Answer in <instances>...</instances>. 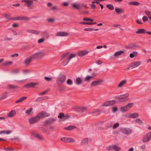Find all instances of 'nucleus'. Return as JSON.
Masks as SVG:
<instances>
[{"mask_svg": "<svg viewBox=\"0 0 151 151\" xmlns=\"http://www.w3.org/2000/svg\"><path fill=\"white\" fill-rule=\"evenodd\" d=\"M45 55V52L43 51H40L31 55V57L33 60L40 59L42 58Z\"/></svg>", "mask_w": 151, "mask_h": 151, "instance_id": "f257e3e1", "label": "nucleus"}, {"mask_svg": "<svg viewBox=\"0 0 151 151\" xmlns=\"http://www.w3.org/2000/svg\"><path fill=\"white\" fill-rule=\"evenodd\" d=\"M21 2L24 6L27 7L29 9L33 8L32 6L33 1L32 0H22Z\"/></svg>", "mask_w": 151, "mask_h": 151, "instance_id": "f03ea898", "label": "nucleus"}, {"mask_svg": "<svg viewBox=\"0 0 151 151\" xmlns=\"http://www.w3.org/2000/svg\"><path fill=\"white\" fill-rule=\"evenodd\" d=\"M106 150L107 151L114 150V151H120L121 148L118 145H109L106 147Z\"/></svg>", "mask_w": 151, "mask_h": 151, "instance_id": "7ed1b4c3", "label": "nucleus"}, {"mask_svg": "<svg viewBox=\"0 0 151 151\" xmlns=\"http://www.w3.org/2000/svg\"><path fill=\"white\" fill-rule=\"evenodd\" d=\"M133 105V103H129L125 106L121 107L120 108V110L122 112H125L128 111Z\"/></svg>", "mask_w": 151, "mask_h": 151, "instance_id": "20e7f679", "label": "nucleus"}, {"mask_svg": "<svg viewBox=\"0 0 151 151\" xmlns=\"http://www.w3.org/2000/svg\"><path fill=\"white\" fill-rule=\"evenodd\" d=\"M142 63L140 61H137L130 64L126 68L127 70L136 68L140 65Z\"/></svg>", "mask_w": 151, "mask_h": 151, "instance_id": "39448f33", "label": "nucleus"}, {"mask_svg": "<svg viewBox=\"0 0 151 151\" xmlns=\"http://www.w3.org/2000/svg\"><path fill=\"white\" fill-rule=\"evenodd\" d=\"M120 131L122 133L127 135L130 134L132 132V130L128 127L122 128L120 129Z\"/></svg>", "mask_w": 151, "mask_h": 151, "instance_id": "423d86ee", "label": "nucleus"}, {"mask_svg": "<svg viewBox=\"0 0 151 151\" xmlns=\"http://www.w3.org/2000/svg\"><path fill=\"white\" fill-rule=\"evenodd\" d=\"M151 140V132L147 133L143 137L142 141L143 143L148 142Z\"/></svg>", "mask_w": 151, "mask_h": 151, "instance_id": "0eeeda50", "label": "nucleus"}, {"mask_svg": "<svg viewBox=\"0 0 151 151\" xmlns=\"http://www.w3.org/2000/svg\"><path fill=\"white\" fill-rule=\"evenodd\" d=\"M139 114L137 113H130L125 115V116L126 118H129L131 119H135L138 117Z\"/></svg>", "mask_w": 151, "mask_h": 151, "instance_id": "6e6552de", "label": "nucleus"}, {"mask_svg": "<svg viewBox=\"0 0 151 151\" xmlns=\"http://www.w3.org/2000/svg\"><path fill=\"white\" fill-rule=\"evenodd\" d=\"M60 139L62 141L67 143L73 142L75 141L74 139L70 137H63Z\"/></svg>", "mask_w": 151, "mask_h": 151, "instance_id": "1a4fd4ad", "label": "nucleus"}, {"mask_svg": "<svg viewBox=\"0 0 151 151\" xmlns=\"http://www.w3.org/2000/svg\"><path fill=\"white\" fill-rule=\"evenodd\" d=\"M50 115V114L49 113H47L45 111H42L41 112L39 113L37 116L40 119L42 118L45 117H46L49 116Z\"/></svg>", "mask_w": 151, "mask_h": 151, "instance_id": "9d476101", "label": "nucleus"}, {"mask_svg": "<svg viewBox=\"0 0 151 151\" xmlns=\"http://www.w3.org/2000/svg\"><path fill=\"white\" fill-rule=\"evenodd\" d=\"M65 77L64 75H60L58 79L56 80V82L60 83H63L65 81Z\"/></svg>", "mask_w": 151, "mask_h": 151, "instance_id": "9b49d317", "label": "nucleus"}, {"mask_svg": "<svg viewBox=\"0 0 151 151\" xmlns=\"http://www.w3.org/2000/svg\"><path fill=\"white\" fill-rule=\"evenodd\" d=\"M39 120V119L37 116L35 117L29 118V122L30 124H32L36 123Z\"/></svg>", "mask_w": 151, "mask_h": 151, "instance_id": "f8f14e48", "label": "nucleus"}, {"mask_svg": "<svg viewBox=\"0 0 151 151\" xmlns=\"http://www.w3.org/2000/svg\"><path fill=\"white\" fill-rule=\"evenodd\" d=\"M72 7L74 9L79 10L82 9L83 7L84 6V5L83 4L80 5L78 4L74 3L72 4Z\"/></svg>", "mask_w": 151, "mask_h": 151, "instance_id": "ddd939ff", "label": "nucleus"}, {"mask_svg": "<svg viewBox=\"0 0 151 151\" xmlns=\"http://www.w3.org/2000/svg\"><path fill=\"white\" fill-rule=\"evenodd\" d=\"M115 103V100H110L105 102L103 104V106L107 107L113 105Z\"/></svg>", "mask_w": 151, "mask_h": 151, "instance_id": "4468645a", "label": "nucleus"}, {"mask_svg": "<svg viewBox=\"0 0 151 151\" xmlns=\"http://www.w3.org/2000/svg\"><path fill=\"white\" fill-rule=\"evenodd\" d=\"M13 20H29L30 19L26 17H17L13 18Z\"/></svg>", "mask_w": 151, "mask_h": 151, "instance_id": "2eb2a0df", "label": "nucleus"}, {"mask_svg": "<svg viewBox=\"0 0 151 151\" xmlns=\"http://www.w3.org/2000/svg\"><path fill=\"white\" fill-rule=\"evenodd\" d=\"M96 76L95 73H92L91 76H87L86 77L84 78V81L85 82H88L90 81L91 79L93 78Z\"/></svg>", "mask_w": 151, "mask_h": 151, "instance_id": "dca6fc26", "label": "nucleus"}, {"mask_svg": "<svg viewBox=\"0 0 151 151\" xmlns=\"http://www.w3.org/2000/svg\"><path fill=\"white\" fill-rule=\"evenodd\" d=\"M129 95L128 93H127L125 94L121 95L119 96H115V98L118 99H123L127 97Z\"/></svg>", "mask_w": 151, "mask_h": 151, "instance_id": "f3484780", "label": "nucleus"}, {"mask_svg": "<svg viewBox=\"0 0 151 151\" xmlns=\"http://www.w3.org/2000/svg\"><path fill=\"white\" fill-rule=\"evenodd\" d=\"M102 82V80L94 81L92 82L91 86L93 87L96 86L100 85Z\"/></svg>", "mask_w": 151, "mask_h": 151, "instance_id": "a211bd4d", "label": "nucleus"}, {"mask_svg": "<svg viewBox=\"0 0 151 151\" xmlns=\"http://www.w3.org/2000/svg\"><path fill=\"white\" fill-rule=\"evenodd\" d=\"M75 109L76 111L80 113H82L86 109V108L85 107H79L78 106L75 107Z\"/></svg>", "mask_w": 151, "mask_h": 151, "instance_id": "6ab92c4d", "label": "nucleus"}, {"mask_svg": "<svg viewBox=\"0 0 151 151\" xmlns=\"http://www.w3.org/2000/svg\"><path fill=\"white\" fill-rule=\"evenodd\" d=\"M127 81L126 80H123L121 81L119 83V84L117 85V88H121L124 86L127 83Z\"/></svg>", "mask_w": 151, "mask_h": 151, "instance_id": "aec40b11", "label": "nucleus"}, {"mask_svg": "<svg viewBox=\"0 0 151 151\" xmlns=\"http://www.w3.org/2000/svg\"><path fill=\"white\" fill-rule=\"evenodd\" d=\"M138 47V46L135 44H131L126 47V48L129 49H136Z\"/></svg>", "mask_w": 151, "mask_h": 151, "instance_id": "412c9836", "label": "nucleus"}, {"mask_svg": "<svg viewBox=\"0 0 151 151\" xmlns=\"http://www.w3.org/2000/svg\"><path fill=\"white\" fill-rule=\"evenodd\" d=\"M33 135L35 138L40 140H42L44 139L42 136L37 133H33Z\"/></svg>", "mask_w": 151, "mask_h": 151, "instance_id": "4be33fe9", "label": "nucleus"}, {"mask_svg": "<svg viewBox=\"0 0 151 151\" xmlns=\"http://www.w3.org/2000/svg\"><path fill=\"white\" fill-rule=\"evenodd\" d=\"M124 53V51L123 50H121L119 51L116 52L114 54V56L115 58H118L119 56Z\"/></svg>", "mask_w": 151, "mask_h": 151, "instance_id": "5701e85b", "label": "nucleus"}, {"mask_svg": "<svg viewBox=\"0 0 151 151\" xmlns=\"http://www.w3.org/2000/svg\"><path fill=\"white\" fill-rule=\"evenodd\" d=\"M38 83H35L33 82H31L29 83L26 85L25 87L27 88H32L34 86L37 85Z\"/></svg>", "mask_w": 151, "mask_h": 151, "instance_id": "b1692460", "label": "nucleus"}, {"mask_svg": "<svg viewBox=\"0 0 151 151\" xmlns=\"http://www.w3.org/2000/svg\"><path fill=\"white\" fill-rule=\"evenodd\" d=\"M75 83L77 85H79L82 83L83 81L81 78L78 77L76 78Z\"/></svg>", "mask_w": 151, "mask_h": 151, "instance_id": "393cba45", "label": "nucleus"}, {"mask_svg": "<svg viewBox=\"0 0 151 151\" xmlns=\"http://www.w3.org/2000/svg\"><path fill=\"white\" fill-rule=\"evenodd\" d=\"M88 51L87 50H83L78 52V55L79 56H83L88 53Z\"/></svg>", "mask_w": 151, "mask_h": 151, "instance_id": "a878e982", "label": "nucleus"}, {"mask_svg": "<svg viewBox=\"0 0 151 151\" xmlns=\"http://www.w3.org/2000/svg\"><path fill=\"white\" fill-rule=\"evenodd\" d=\"M33 60L31 57V55L26 58L25 60V63L26 65L29 64L32 60Z\"/></svg>", "mask_w": 151, "mask_h": 151, "instance_id": "bb28decb", "label": "nucleus"}, {"mask_svg": "<svg viewBox=\"0 0 151 151\" xmlns=\"http://www.w3.org/2000/svg\"><path fill=\"white\" fill-rule=\"evenodd\" d=\"M27 99V97L26 96H23L21 97L18 100L16 101L15 103H18L20 102H21L24 101V100Z\"/></svg>", "mask_w": 151, "mask_h": 151, "instance_id": "cd10ccee", "label": "nucleus"}, {"mask_svg": "<svg viewBox=\"0 0 151 151\" xmlns=\"http://www.w3.org/2000/svg\"><path fill=\"white\" fill-rule=\"evenodd\" d=\"M16 114V111L13 110L11 111L7 114V116L9 117H12L14 116Z\"/></svg>", "mask_w": 151, "mask_h": 151, "instance_id": "c85d7f7f", "label": "nucleus"}, {"mask_svg": "<svg viewBox=\"0 0 151 151\" xmlns=\"http://www.w3.org/2000/svg\"><path fill=\"white\" fill-rule=\"evenodd\" d=\"M146 32L145 30L144 29H139L136 32V33L137 34H140L141 33H145Z\"/></svg>", "mask_w": 151, "mask_h": 151, "instance_id": "c756f323", "label": "nucleus"}, {"mask_svg": "<svg viewBox=\"0 0 151 151\" xmlns=\"http://www.w3.org/2000/svg\"><path fill=\"white\" fill-rule=\"evenodd\" d=\"M8 93L6 92L3 93L0 97V100L4 99L6 98L8 96Z\"/></svg>", "mask_w": 151, "mask_h": 151, "instance_id": "7c9ffc66", "label": "nucleus"}, {"mask_svg": "<svg viewBox=\"0 0 151 151\" xmlns=\"http://www.w3.org/2000/svg\"><path fill=\"white\" fill-rule=\"evenodd\" d=\"M138 54L137 52L136 51H133L132 53L130 54L129 57L131 58H132L136 56Z\"/></svg>", "mask_w": 151, "mask_h": 151, "instance_id": "2f4dec72", "label": "nucleus"}, {"mask_svg": "<svg viewBox=\"0 0 151 151\" xmlns=\"http://www.w3.org/2000/svg\"><path fill=\"white\" fill-rule=\"evenodd\" d=\"M57 35L58 36H66L68 35V33L65 32H59L57 33Z\"/></svg>", "mask_w": 151, "mask_h": 151, "instance_id": "473e14b6", "label": "nucleus"}, {"mask_svg": "<svg viewBox=\"0 0 151 151\" xmlns=\"http://www.w3.org/2000/svg\"><path fill=\"white\" fill-rule=\"evenodd\" d=\"M55 121V119L53 118H52L49 119L47 120L46 121V123L47 124H49L53 123V122H54Z\"/></svg>", "mask_w": 151, "mask_h": 151, "instance_id": "72a5a7b5", "label": "nucleus"}, {"mask_svg": "<svg viewBox=\"0 0 151 151\" xmlns=\"http://www.w3.org/2000/svg\"><path fill=\"white\" fill-rule=\"evenodd\" d=\"M88 139L87 138H85L82 140L81 144L82 145H86L88 143Z\"/></svg>", "mask_w": 151, "mask_h": 151, "instance_id": "f704fd0d", "label": "nucleus"}, {"mask_svg": "<svg viewBox=\"0 0 151 151\" xmlns=\"http://www.w3.org/2000/svg\"><path fill=\"white\" fill-rule=\"evenodd\" d=\"M76 128V127L74 126H69L68 127H65V129L68 130H71L73 129L74 128Z\"/></svg>", "mask_w": 151, "mask_h": 151, "instance_id": "c9c22d12", "label": "nucleus"}, {"mask_svg": "<svg viewBox=\"0 0 151 151\" xmlns=\"http://www.w3.org/2000/svg\"><path fill=\"white\" fill-rule=\"evenodd\" d=\"M33 108L32 107L30 108L29 109L25 111V114L28 115H30L32 112Z\"/></svg>", "mask_w": 151, "mask_h": 151, "instance_id": "e433bc0d", "label": "nucleus"}, {"mask_svg": "<svg viewBox=\"0 0 151 151\" xmlns=\"http://www.w3.org/2000/svg\"><path fill=\"white\" fill-rule=\"evenodd\" d=\"M129 4L131 5L138 6L139 4V3L136 1H132L129 2Z\"/></svg>", "mask_w": 151, "mask_h": 151, "instance_id": "4c0bfd02", "label": "nucleus"}, {"mask_svg": "<svg viewBox=\"0 0 151 151\" xmlns=\"http://www.w3.org/2000/svg\"><path fill=\"white\" fill-rule=\"evenodd\" d=\"M145 12L148 16L149 18L151 20V12L147 10H145Z\"/></svg>", "mask_w": 151, "mask_h": 151, "instance_id": "58836bf2", "label": "nucleus"}, {"mask_svg": "<svg viewBox=\"0 0 151 151\" xmlns=\"http://www.w3.org/2000/svg\"><path fill=\"white\" fill-rule=\"evenodd\" d=\"M10 16H11L9 14H6L5 15L4 17H5V18L6 19H8L9 20H13V18H10Z\"/></svg>", "mask_w": 151, "mask_h": 151, "instance_id": "ea45409f", "label": "nucleus"}, {"mask_svg": "<svg viewBox=\"0 0 151 151\" xmlns=\"http://www.w3.org/2000/svg\"><path fill=\"white\" fill-rule=\"evenodd\" d=\"M11 133V131H3L0 132V134H9Z\"/></svg>", "mask_w": 151, "mask_h": 151, "instance_id": "a19ab883", "label": "nucleus"}, {"mask_svg": "<svg viewBox=\"0 0 151 151\" xmlns=\"http://www.w3.org/2000/svg\"><path fill=\"white\" fill-rule=\"evenodd\" d=\"M115 10L116 12L119 14H121L123 12V10L122 9L118 8H115Z\"/></svg>", "mask_w": 151, "mask_h": 151, "instance_id": "79ce46f5", "label": "nucleus"}, {"mask_svg": "<svg viewBox=\"0 0 151 151\" xmlns=\"http://www.w3.org/2000/svg\"><path fill=\"white\" fill-rule=\"evenodd\" d=\"M135 121L138 124L140 125H142L143 124V122L142 121L139 119H137Z\"/></svg>", "mask_w": 151, "mask_h": 151, "instance_id": "37998d69", "label": "nucleus"}, {"mask_svg": "<svg viewBox=\"0 0 151 151\" xmlns=\"http://www.w3.org/2000/svg\"><path fill=\"white\" fill-rule=\"evenodd\" d=\"M76 54L74 53L70 54L69 57L68 59V61H70L73 58L75 57H76Z\"/></svg>", "mask_w": 151, "mask_h": 151, "instance_id": "c03bdc74", "label": "nucleus"}, {"mask_svg": "<svg viewBox=\"0 0 151 151\" xmlns=\"http://www.w3.org/2000/svg\"><path fill=\"white\" fill-rule=\"evenodd\" d=\"M26 80V79H23L22 80H14V81H15L16 82L19 83H23L24 82H25Z\"/></svg>", "mask_w": 151, "mask_h": 151, "instance_id": "a18cd8bd", "label": "nucleus"}, {"mask_svg": "<svg viewBox=\"0 0 151 151\" xmlns=\"http://www.w3.org/2000/svg\"><path fill=\"white\" fill-rule=\"evenodd\" d=\"M107 7L109 9L113 10L114 9V7L111 4H109L107 5Z\"/></svg>", "mask_w": 151, "mask_h": 151, "instance_id": "49530a36", "label": "nucleus"}, {"mask_svg": "<svg viewBox=\"0 0 151 151\" xmlns=\"http://www.w3.org/2000/svg\"><path fill=\"white\" fill-rule=\"evenodd\" d=\"M119 126V124L118 123H116L113 125L112 129H115L118 127Z\"/></svg>", "mask_w": 151, "mask_h": 151, "instance_id": "de8ad7c7", "label": "nucleus"}, {"mask_svg": "<svg viewBox=\"0 0 151 151\" xmlns=\"http://www.w3.org/2000/svg\"><path fill=\"white\" fill-rule=\"evenodd\" d=\"M113 125V123L112 122H109L107 123V127L108 128H112Z\"/></svg>", "mask_w": 151, "mask_h": 151, "instance_id": "09e8293b", "label": "nucleus"}, {"mask_svg": "<svg viewBox=\"0 0 151 151\" xmlns=\"http://www.w3.org/2000/svg\"><path fill=\"white\" fill-rule=\"evenodd\" d=\"M69 54V52H66L64 54H63V55H62L61 57V60H62L64 58H65V57H66Z\"/></svg>", "mask_w": 151, "mask_h": 151, "instance_id": "8fccbe9b", "label": "nucleus"}, {"mask_svg": "<svg viewBox=\"0 0 151 151\" xmlns=\"http://www.w3.org/2000/svg\"><path fill=\"white\" fill-rule=\"evenodd\" d=\"M67 84L69 85H71L73 83L72 80L70 79H68L67 81Z\"/></svg>", "mask_w": 151, "mask_h": 151, "instance_id": "3c124183", "label": "nucleus"}, {"mask_svg": "<svg viewBox=\"0 0 151 151\" xmlns=\"http://www.w3.org/2000/svg\"><path fill=\"white\" fill-rule=\"evenodd\" d=\"M12 62L11 61L9 62H7L4 63H3L2 64L3 65L5 66H7L9 65L12 64Z\"/></svg>", "mask_w": 151, "mask_h": 151, "instance_id": "603ef678", "label": "nucleus"}, {"mask_svg": "<svg viewBox=\"0 0 151 151\" xmlns=\"http://www.w3.org/2000/svg\"><path fill=\"white\" fill-rule=\"evenodd\" d=\"M69 61H68V60H64L62 62V65L63 66H65L68 63Z\"/></svg>", "mask_w": 151, "mask_h": 151, "instance_id": "864d4df0", "label": "nucleus"}, {"mask_svg": "<svg viewBox=\"0 0 151 151\" xmlns=\"http://www.w3.org/2000/svg\"><path fill=\"white\" fill-rule=\"evenodd\" d=\"M70 118V116L68 114L64 115L63 118V120L65 121Z\"/></svg>", "mask_w": 151, "mask_h": 151, "instance_id": "5fc2aeb1", "label": "nucleus"}, {"mask_svg": "<svg viewBox=\"0 0 151 151\" xmlns=\"http://www.w3.org/2000/svg\"><path fill=\"white\" fill-rule=\"evenodd\" d=\"M64 114L63 113H60L58 116V117L59 119H62L63 118Z\"/></svg>", "mask_w": 151, "mask_h": 151, "instance_id": "6e6d98bb", "label": "nucleus"}, {"mask_svg": "<svg viewBox=\"0 0 151 151\" xmlns=\"http://www.w3.org/2000/svg\"><path fill=\"white\" fill-rule=\"evenodd\" d=\"M44 79L47 81H50L52 79V78L48 77H44Z\"/></svg>", "mask_w": 151, "mask_h": 151, "instance_id": "4d7b16f0", "label": "nucleus"}, {"mask_svg": "<svg viewBox=\"0 0 151 151\" xmlns=\"http://www.w3.org/2000/svg\"><path fill=\"white\" fill-rule=\"evenodd\" d=\"M4 151H14L12 149L10 148H5L4 149Z\"/></svg>", "mask_w": 151, "mask_h": 151, "instance_id": "13d9d810", "label": "nucleus"}, {"mask_svg": "<svg viewBox=\"0 0 151 151\" xmlns=\"http://www.w3.org/2000/svg\"><path fill=\"white\" fill-rule=\"evenodd\" d=\"M44 99V98L43 97H39L36 99V101H40L41 100Z\"/></svg>", "mask_w": 151, "mask_h": 151, "instance_id": "bf43d9fd", "label": "nucleus"}, {"mask_svg": "<svg viewBox=\"0 0 151 151\" xmlns=\"http://www.w3.org/2000/svg\"><path fill=\"white\" fill-rule=\"evenodd\" d=\"M9 87L10 88H18V87L17 86H14V85H9Z\"/></svg>", "mask_w": 151, "mask_h": 151, "instance_id": "052dcab7", "label": "nucleus"}, {"mask_svg": "<svg viewBox=\"0 0 151 151\" xmlns=\"http://www.w3.org/2000/svg\"><path fill=\"white\" fill-rule=\"evenodd\" d=\"M23 72L24 74H27L30 73V71L29 70H23Z\"/></svg>", "mask_w": 151, "mask_h": 151, "instance_id": "680f3d73", "label": "nucleus"}, {"mask_svg": "<svg viewBox=\"0 0 151 151\" xmlns=\"http://www.w3.org/2000/svg\"><path fill=\"white\" fill-rule=\"evenodd\" d=\"M93 30V29L90 28H87L84 29V30L86 31H92Z\"/></svg>", "mask_w": 151, "mask_h": 151, "instance_id": "e2e57ef3", "label": "nucleus"}, {"mask_svg": "<svg viewBox=\"0 0 151 151\" xmlns=\"http://www.w3.org/2000/svg\"><path fill=\"white\" fill-rule=\"evenodd\" d=\"M44 41L45 39L44 38H41L38 40V42L39 43H41L43 42Z\"/></svg>", "mask_w": 151, "mask_h": 151, "instance_id": "0e129e2a", "label": "nucleus"}, {"mask_svg": "<svg viewBox=\"0 0 151 151\" xmlns=\"http://www.w3.org/2000/svg\"><path fill=\"white\" fill-rule=\"evenodd\" d=\"M146 148V146L144 145L139 146V148L141 150H145Z\"/></svg>", "mask_w": 151, "mask_h": 151, "instance_id": "69168bd1", "label": "nucleus"}, {"mask_svg": "<svg viewBox=\"0 0 151 151\" xmlns=\"http://www.w3.org/2000/svg\"><path fill=\"white\" fill-rule=\"evenodd\" d=\"M142 20L144 22H145L148 20L146 16H144L142 17Z\"/></svg>", "mask_w": 151, "mask_h": 151, "instance_id": "338daca9", "label": "nucleus"}, {"mask_svg": "<svg viewBox=\"0 0 151 151\" xmlns=\"http://www.w3.org/2000/svg\"><path fill=\"white\" fill-rule=\"evenodd\" d=\"M12 38H9L8 37H6L4 38V40H12Z\"/></svg>", "mask_w": 151, "mask_h": 151, "instance_id": "774afa93", "label": "nucleus"}]
</instances>
